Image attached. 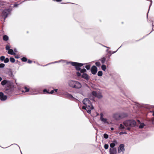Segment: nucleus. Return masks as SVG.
Masks as SVG:
<instances>
[{
	"label": "nucleus",
	"instance_id": "a19ab883",
	"mask_svg": "<svg viewBox=\"0 0 154 154\" xmlns=\"http://www.w3.org/2000/svg\"><path fill=\"white\" fill-rule=\"evenodd\" d=\"M5 66V65L4 63H1L0 64V68H3Z\"/></svg>",
	"mask_w": 154,
	"mask_h": 154
},
{
	"label": "nucleus",
	"instance_id": "9b49d317",
	"mask_svg": "<svg viewBox=\"0 0 154 154\" xmlns=\"http://www.w3.org/2000/svg\"><path fill=\"white\" fill-rule=\"evenodd\" d=\"M117 149L116 148H113L109 149V154H116Z\"/></svg>",
	"mask_w": 154,
	"mask_h": 154
},
{
	"label": "nucleus",
	"instance_id": "4468645a",
	"mask_svg": "<svg viewBox=\"0 0 154 154\" xmlns=\"http://www.w3.org/2000/svg\"><path fill=\"white\" fill-rule=\"evenodd\" d=\"M82 109H85L89 113H91V109H89V107H87L86 106H83L82 107Z\"/></svg>",
	"mask_w": 154,
	"mask_h": 154
},
{
	"label": "nucleus",
	"instance_id": "f3484780",
	"mask_svg": "<svg viewBox=\"0 0 154 154\" xmlns=\"http://www.w3.org/2000/svg\"><path fill=\"white\" fill-rule=\"evenodd\" d=\"M8 53L9 54L11 55H15L16 54L14 52L13 50L12 49L9 50L8 52Z\"/></svg>",
	"mask_w": 154,
	"mask_h": 154
},
{
	"label": "nucleus",
	"instance_id": "423d86ee",
	"mask_svg": "<svg viewBox=\"0 0 154 154\" xmlns=\"http://www.w3.org/2000/svg\"><path fill=\"white\" fill-rule=\"evenodd\" d=\"M137 104L136 105V107H137L138 108H139V107H143L144 108H146L147 109H149L150 108H152V106H150L149 105H148L147 104H139L138 103H137Z\"/></svg>",
	"mask_w": 154,
	"mask_h": 154
},
{
	"label": "nucleus",
	"instance_id": "58836bf2",
	"mask_svg": "<svg viewBox=\"0 0 154 154\" xmlns=\"http://www.w3.org/2000/svg\"><path fill=\"white\" fill-rule=\"evenodd\" d=\"M95 64L97 66H98L99 67L100 66V63L99 62H96L95 63Z\"/></svg>",
	"mask_w": 154,
	"mask_h": 154
},
{
	"label": "nucleus",
	"instance_id": "c85d7f7f",
	"mask_svg": "<svg viewBox=\"0 0 154 154\" xmlns=\"http://www.w3.org/2000/svg\"><path fill=\"white\" fill-rule=\"evenodd\" d=\"M10 61L12 63H14L15 62V59L13 57H11L10 58Z\"/></svg>",
	"mask_w": 154,
	"mask_h": 154
},
{
	"label": "nucleus",
	"instance_id": "603ef678",
	"mask_svg": "<svg viewBox=\"0 0 154 154\" xmlns=\"http://www.w3.org/2000/svg\"><path fill=\"white\" fill-rule=\"evenodd\" d=\"M54 91H55V92L56 93L58 90V89H54Z\"/></svg>",
	"mask_w": 154,
	"mask_h": 154
},
{
	"label": "nucleus",
	"instance_id": "e433bc0d",
	"mask_svg": "<svg viewBox=\"0 0 154 154\" xmlns=\"http://www.w3.org/2000/svg\"><path fill=\"white\" fill-rule=\"evenodd\" d=\"M9 61V59L8 58H6L5 59L4 62L5 63H7Z\"/></svg>",
	"mask_w": 154,
	"mask_h": 154
},
{
	"label": "nucleus",
	"instance_id": "20e7f679",
	"mask_svg": "<svg viewBox=\"0 0 154 154\" xmlns=\"http://www.w3.org/2000/svg\"><path fill=\"white\" fill-rule=\"evenodd\" d=\"M83 103L87 107H89L90 109H93L94 107L92 105L91 103L88 98H85L83 101Z\"/></svg>",
	"mask_w": 154,
	"mask_h": 154
},
{
	"label": "nucleus",
	"instance_id": "a211bd4d",
	"mask_svg": "<svg viewBox=\"0 0 154 154\" xmlns=\"http://www.w3.org/2000/svg\"><path fill=\"white\" fill-rule=\"evenodd\" d=\"M3 38L4 41H7L8 40L9 38L7 35H5L3 36Z\"/></svg>",
	"mask_w": 154,
	"mask_h": 154
},
{
	"label": "nucleus",
	"instance_id": "c756f323",
	"mask_svg": "<svg viewBox=\"0 0 154 154\" xmlns=\"http://www.w3.org/2000/svg\"><path fill=\"white\" fill-rule=\"evenodd\" d=\"M86 72V70L85 69H83L80 70V72L81 73H84V72Z\"/></svg>",
	"mask_w": 154,
	"mask_h": 154
},
{
	"label": "nucleus",
	"instance_id": "1a4fd4ad",
	"mask_svg": "<svg viewBox=\"0 0 154 154\" xmlns=\"http://www.w3.org/2000/svg\"><path fill=\"white\" fill-rule=\"evenodd\" d=\"M91 71L92 74H95L97 72V67L95 66H93L91 68Z\"/></svg>",
	"mask_w": 154,
	"mask_h": 154
},
{
	"label": "nucleus",
	"instance_id": "6e6552de",
	"mask_svg": "<svg viewBox=\"0 0 154 154\" xmlns=\"http://www.w3.org/2000/svg\"><path fill=\"white\" fill-rule=\"evenodd\" d=\"M13 90L12 88H9L6 89L5 91V93L8 95H11L13 93Z\"/></svg>",
	"mask_w": 154,
	"mask_h": 154
},
{
	"label": "nucleus",
	"instance_id": "f257e3e1",
	"mask_svg": "<svg viewBox=\"0 0 154 154\" xmlns=\"http://www.w3.org/2000/svg\"><path fill=\"white\" fill-rule=\"evenodd\" d=\"M68 84L70 87L73 88L79 89L82 87L81 84L76 81L70 80L68 82Z\"/></svg>",
	"mask_w": 154,
	"mask_h": 154
},
{
	"label": "nucleus",
	"instance_id": "473e14b6",
	"mask_svg": "<svg viewBox=\"0 0 154 154\" xmlns=\"http://www.w3.org/2000/svg\"><path fill=\"white\" fill-rule=\"evenodd\" d=\"M103 137L105 139H107L109 136L107 134L105 133L103 134Z\"/></svg>",
	"mask_w": 154,
	"mask_h": 154
},
{
	"label": "nucleus",
	"instance_id": "f8f14e48",
	"mask_svg": "<svg viewBox=\"0 0 154 154\" xmlns=\"http://www.w3.org/2000/svg\"><path fill=\"white\" fill-rule=\"evenodd\" d=\"M0 99L2 100H6L7 97L6 95H4L3 93L2 92H0Z\"/></svg>",
	"mask_w": 154,
	"mask_h": 154
},
{
	"label": "nucleus",
	"instance_id": "cd10ccee",
	"mask_svg": "<svg viewBox=\"0 0 154 154\" xmlns=\"http://www.w3.org/2000/svg\"><path fill=\"white\" fill-rule=\"evenodd\" d=\"M102 74H103V73H102V71H99L97 73V75L98 76H102Z\"/></svg>",
	"mask_w": 154,
	"mask_h": 154
},
{
	"label": "nucleus",
	"instance_id": "37998d69",
	"mask_svg": "<svg viewBox=\"0 0 154 154\" xmlns=\"http://www.w3.org/2000/svg\"><path fill=\"white\" fill-rule=\"evenodd\" d=\"M121 114L118 112H116L114 116H120Z\"/></svg>",
	"mask_w": 154,
	"mask_h": 154
},
{
	"label": "nucleus",
	"instance_id": "7c9ffc66",
	"mask_svg": "<svg viewBox=\"0 0 154 154\" xmlns=\"http://www.w3.org/2000/svg\"><path fill=\"white\" fill-rule=\"evenodd\" d=\"M24 89L25 90H26V91H22V92H27L29 91V88H28L26 87H24Z\"/></svg>",
	"mask_w": 154,
	"mask_h": 154
},
{
	"label": "nucleus",
	"instance_id": "79ce46f5",
	"mask_svg": "<svg viewBox=\"0 0 154 154\" xmlns=\"http://www.w3.org/2000/svg\"><path fill=\"white\" fill-rule=\"evenodd\" d=\"M76 75L78 76H80L81 75V74L79 72H76Z\"/></svg>",
	"mask_w": 154,
	"mask_h": 154
},
{
	"label": "nucleus",
	"instance_id": "393cba45",
	"mask_svg": "<svg viewBox=\"0 0 154 154\" xmlns=\"http://www.w3.org/2000/svg\"><path fill=\"white\" fill-rule=\"evenodd\" d=\"M145 126V125L144 123H141L139 126V128L142 129Z\"/></svg>",
	"mask_w": 154,
	"mask_h": 154
},
{
	"label": "nucleus",
	"instance_id": "a878e982",
	"mask_svg": "<svg viewBox=\"0 0 154 154\" xmlns=\"http://www.w3.org/2000/svg\"><path fill=\"white\" fill-rule=\"evenodd\" d=\"M101 67L103 71H105L106 70V65H103L101 66Z\"/></svg>",
	"mask_w": 154,
	"mask_h": 154
},
{
	"label": "nucleus",
	"instance_id": "6e6d98bb",
	"mask_svg": "<svg viewBox=\"0 0 154 154\" xmlns=\"http://www.w3.org/2000/svg\"><path fill=\"white\" fill-rule=\"evenodd\" d=\"M137 121L138 122H139V123H140V120H137Z\"/></svg>",
	"mask_w": 154,
	"mask_h": 154
},
{
	"label": "nucleus",
	"instance_id": "9d476101",
	"mask_svg": "<svg viewBox=\"0 0 154 154\" xmlns=\"http://www.w3.org/2000/svg\"><path fill=\"white\" fill-rule=\"evenodd\" d=\"M9 13V12L7 10H5L3 11L2 15V16L4 17V20H5V19L8 17Z\"/></svg>",
	"mask_w": 154,
	"mask_h": 154
},
{
	"label": "nucleus",
	"instance_id": "ddd939ff",
	"mask_svg": "<svg viewBox=\"0 0 154 154\" xmlns=\"http://www.w3.org/2000/svg\"><path fill=\"white\" fill-rule=\"evenodd\" d=\"M100 120L104 124H109L107 119L106 118H103V116H100Z\"/></svg>",
	"mask_w": 154,
	"mask_h": 154
},
{
	"label": "nucleus",
	"instance_id": "39448f33",
	"mask_svg": "<svg viewBox=\"0 0 154 154\" xmlns=\"http://www.w3.org/2000/svg\"><path fill=\"white\" fill-rule=\"evenodd\" d=\"M71 63L72 66H75L76 69L78 71H79L81 69L80 67L82 66L84 64H83L75 62H71Z\"/></svg>",
	"mask_w": 154,
	"mask_h": 154
},
{
	"label": "nucleus",
	"instance_id": "bb28decb",
	"mask_svg": "<svg viewBox=\"0 0 154 154\" xmlns=\"http://www.w3.org/2000/svg\"><path fill=\"white\" fill-rule=\"evenodd\" d=\"M115 146V144L114 143H111L110 144V146L112 148H114V147Z\"/></svg>",
	"mask_w": 154,
	"mask_h": 154
},
{
	"label": "nucleus",
	"instance_id": "6ab92c4d",
	"mask_svg": "<svg viewBox=\"0 0 154 154\" xmlns=\"http://www.w3.org/2000/svg\"><path fill=\"white\" fill-rule=\"evenodd\" d=\"M8 82V81L6 80H4L1 82V84L2 85H5Z\"/></svg>",
	"mask_w": 154,
	"mask_h": 154
},
{
	"label": "nucleus",
	"instance_id": "bf43d9fd",
	"mask_svg": "<svg viewBox=\"0 0 154 154\" xmlns=\"http://www.w3.org/2000/svg\"><path fill=\"white\" fill-rule=\"evenodd\" d=\"M70 3L68 2V3Z\"/></svg>",
	"mask_w": 154,
	"mask_h": 154
},
{
	"label": "nucleus",
	"instance_id": "412c9836",
	"mask_svg": "<svg viewBox=\"0 0 154 154\" xmlns=\"http://www.w3.org/2000/svg\"><path fill=\"white\" fill-rule=\"evenodd\" d=\"M119 129L120 130H122L125 128V127L122 124H121L119 126Z\"/></svg>",
	"mask_w": 154,
	"mask_h": 154
},
{
	"label": "nucleus",
	"instance_id": "4d7b16f0",
	"mask_svg": "<svg viewBox=\"0 0 154 154\" xmlns=\"http://www.w3.org/2000/svg\"><path fill=\"white\" fill-rule=\"evenodd\" d=\"M114 143H116V142H117L116 141V140H115L114 141Z\"/></svg>",
	"mask_w": 154,
	"mask_h": 154
},
{
	"label": "nucleus",
	"instance_id": "c03bdc74",
	"mask_svg": "<svg viewBox=\"0 0 154 154\" xmlns=\"http://www.w3.org/2000/svg\"><path fill=\"white\" fill-rule=\"evenodd\" d=\"M32 61L29 60H28V63H32Z\"/></svg>",
	"mask_w": 154,
	"mask_h": 154
},
{
	"label": "nucleus",
	"instance_id": "5701e85b",
	"mask_svg": "<svg viewBox=\"0 0 154 154\" xmlns=\"http://www.w3.org/2000/svg\"><path fill=\"white\" fill-rule=\"evenodd\" d=\"M67 96L69 99L72 100H73L74 99V98L71 94H67Z\"/></svg>",
	"mask_w": 154,
	"mask_h": 154
},
{
	"label": "nucleus",
	"instance_id": "4be33fe9",
	"mask_svg": "<svg viewBox=\"0 0 154 154\" xmlns=\"http://www.w3.org/2000/svg\"><path fill=\"white\" fill-rule=\"evenodd\" d=\"M106 57H103L101 59V61L102 63L103 64L106 61Z\"/></svg>",
	"mask_w": 154,
	"mask_h": 154
},
{
	"label": "nucleus",
	"instance_id": "0eeeda50",
	"mask_svg": "<svg viewBox=\"0 0 154 154\" xmlns=\"http://www.w3.org/2000/svg\"><path fill=\"white\" fill-rule=\"evenodd\" d=\"M125 145L124 144H121L118 148V152L120 153L122 152H123L125 150Z\"/></svg>",
	"mask_w": 154,
	"mask_h": 154
},
{
	"label": "nucleus",
	"instance_id": "f704fd0d",
	"mask_svg": "<svg viewBox=\"0 0 154 154\" xmlns=\"http://www.w3.org/2000/svg\"><path fill=\"white\" fill-rule=\"evenodd\" d=\"M5 56H2L0 57V60L2 61H3L4 60H5Z\"/></svg>",
	"mask_w": 154,
	"mask_h": 154
},
{
	"label": "nucleus",
	"instance_id": "864d4df0",
	"mask_svg": "<svg viewBox=\"0 0 154 154\" xmlns=\"http://www.w3.org/2000/svg\"><path fill=\"white\" fill-rule=\"evenodd\" d=\"M14 51L15 52H17V50L16 49H14Z\"/></svg>",
	"mask_w": 154,
	"mask_h": 154
},
{
	"label": "nucleus",
	"instance_id": "09e8293b",
	"mask_svg": "<svg viewBox=\"0 0 154 154\" xmlns=\"http://www.w3.org/2000/svg\"><path fill=\"white\" fill-rule=\"evenodd\" d=\"M110 129L111 131H113L114 130V128L112 127L110 128Z\"/></svg>",
	"mask_w": 154,
	"mask_h": 154
},
{
	"label": "nucleus",
	"instance_id": "aec40b11",
	"mask_svg": "<svg viewBox=\"0 0 154 154\" xmlns=\"http://www.w3.org/2000/svg\"><path fill=\"white\" fill-rule=\"evenodd\" d=\"M43 92H46V93L47 94H52L54 93V90H52L50 92H49L46 89H45L43 90Z\"/></svg>",
	"mask_w": 154,
	"mask_h": 154
},
{
	"label": "nucleus",
	"instance_id": "dca6fc26",
	"mask_svg": "<svg viewBox=\"0 0 154 154\" xmlns=\"http://www.w3.org/2000/svg\"><path fill=\"white\" fill-rule=\"evenodd\" d=\"M82 77L86 80H88L89 78L88 75L86 73H83L82 75Z\"/></svg>",
	"mask_w": 154,
	"mask_h": 154
},
{
	"label": "nucleus",
	"instance_id": "7ed1b4c3",
	"mask_svg": "<svg viewBox=\"0 0 154 154\" xmlns=\"http://www.w3.org/2000/svg\"><path fill=\"white\" fill-rule=\"evenodd\" d=\"M123 123L126 127H134L136 124V122L133 120H127L124 122Z\"/></svg>",
	"mask_w": 154,
	"mask_h": 154
},
{
	"label": "nucleus",
	"instance_id": "c9c22d12",
	"mask_svg": "<svg viewBox=\"0 0 154 154\" xmlns=\"http://www.w3.org/2000/svg\"><path fill=\"white\" fill-rule=\"evenodd\" d=\"M10 47L8 45H7L6 46V49L7 50L9 51L10 49Z\"/></svg>",
	"mask_w": 154,
	"mask_h": 154
},
{
	"label": "nucleus",
	"instance_id": "2f4dec72",
	"mask_svg": "<svg viewBox=\"0 0 154 154\" xmlns=\"http://www.w3.org/2000/svg\"><path fill=\"white\" fill-rule=\"evenodd\" d=\"M21 60L23 62H26L27 60V59L25 57H23L21 58Z\"/></svg>",
	"mask_w": 154,
	"mask_h": 154
},
{
	"label": "nucleus",
	"instance_id": "b1692460",
	"mask_svg": "<svg viewBox=\"0 0 154 154\" xmlns=\"http://www.w3.org/2000/svg\"><path fill=\"white\" fill-rule=\"evenodd\" d=\"M107 114V112L106 111H103L101 112L100 116H104Z\"/></svg>",
	"mask_w": 154,
	"mask_h": 154
},
{
	"label": "nucleus",
	"instance_id": "a18cd8bd",
	"mask_svg": "<svg viewBox=\"0 0 154 154\" xmlns=\"http://www.w3.org/2000/svg\"><path fill=\"white\" fill-rule=\"evenodd\" d=\"M18 5V4H15L14 5V7H17V6Z\"/></svg>",
	"mask_w": 154,
	"mask_h": 154
},
{
	"label": "nucleus",
	"instance_id": "5fc2aeb1",
	"mask_svg": "<svg viewBox=\"0 0 154 154\" xmlns=\"http://www.w3.org/2000/svg\"><path fill=\"white\" fill-rule=\"evenodd\" d=\"M2 80V78L1 77H0V82H1Z\"/></svg>",
	"mask_w": 154,
	"mask_h": 154
},
{
	"label": "nucleus",
	"instance_id": "4c0bfd02",
	"mask_svg": "<svg viewBox=\"0 0 154 154\" xmlns=\"http://www.w3.org/2000/svg\"><path fill=\"white\" fill-rule=\"evenodd\" d=\"M90 66L89 65H87L85 66V67L87 70H89L90 68Z\"/></svg>",
	"mask_w": 154,
	"mask_h": 154
},
{
	"label": "nucleus",
	"instance_id": "3c124183",
	"mask_svg": "<svg viewBox=\"0 0 154 154\" xmlns=\"http://www.w3.org/2000/svg\"><path fill=\"white\" fill-rule=\"evenodd\" d=\"M61 1L62 0H56V1L57 2H61Z\"/></svg>",
	"mask_w": 154,
	"mask_h": 154
},
{
	"label": "nucleus",
	"instance_id": "2eb2a0df",
	"mask_svg": "<svg viewBox=\"0 0 154 154\" xmlns=\"http://www.w3.org/2000/svg\"><path fill=\"white\" fill-rule=\"evenodd\" d=\"M123 116L125 117L126 116H113V118L117 121H118L123 118L124 117H122Z\"/></svg>",
	"mask_w": 154,
	"mask_h": 154
},
{
	"label": "nucleus",
	"instance_id": "ea45409f",
	"mask_svg": "<svg viewBox=\"0 0 154 154\" xmlns=\"http://www.w3.org/2000/svg\"><path fill=\"white\" fill-rule=\"evenodd\" d=\"M127 134V133L126 131H125L124 132H120L119 133V134L120 135H122L123 134Z\"/></svg>",
	"mask_w": 154,
	"mask_h": 154
},
{
	"label": "nucleus",
	"instance_id": "8fccbe9b",
	"mask_svg": "<svg viewBox=\"0 0 154 154\" xmlns=\"http://www.w3.org/2000/svg\"><path fill=\"white\" fill-rule=\"evenodd\" d=\"M151 2V4L150 5V6H149V8H150V7L151 6V5H152V1L151 0L150 1Z\"/></svg>",
	"mask_w": 154,
	"mask_h": 154
},
{
	"label": "nucleus",
	"instance_id": "49530a36",
	"mask_svg": "<svg viewBox=\"0 0 154 154\" xmlns=\"http://www.w3.org/2000/svg\"><path fill=\"white\" fill-rule=\"evenodd\" d=\"M152 112L153 113H152V116H154V111H150V112Z\"/></svg>",
	"mask_w": 154,
	"mask_h": 154
},
{
	"label": "nucleus",
	"instance_id": "f03ea898",
	"mask_svg": "<svg viewBox=\"0 0 154 154\" xmlns=\"http://www.w3.org/2000/svg\"><path fill=\"white\" fill-rule=\"evenodd\" d=\"M89 97L90 99L93 100H94V97H97L99 99H100L103 97L101 94L100 92L95 91H93L89 95Z\"/></svg>",
	"mask_w": 154,
	"mask_h": 154
},
{
	"label": "nucleus",
	"instance_id": "13d9d810",
	"mask_svg": "<svg viewBox=\"0 0 154 154\" xmlns=\"http://www.w3.org/2000/svg\"><path fill=\"white\" fill-rule=\"evenodd\" d=\"M15 58H18V57H15Z\"/></svg>",
	"mask_w": 154,
	"mask_h": 154
},
{
	"label": "nucleus",
	"instance_id": "72a5a7b5",
	"mask_svg": "<svg viewBox=\"0 0 154 154\" xmlns=\"http://www.w3.org/2000/svg\"><path fill=\"white\" fill-rule=\"evenodd\" d=\"M109 146V145L108 144H105L104 145V148L106 149H107Z\"/></svg>",
	"mask_w": 154,
	"mask_h": 154
},
{
	"label": "nucleus",
	"instance_id": "de8ad7c7",
	"mask_svg": "<svg viewBox=\"0 0 154 154\" xmlns=\"http://www.w3.org/2000/svg\"><path fill=\"white\" fill-rule=\"evenodd\" d=\"M127 129L128 131H130L131 130V128L130 127H128L127 128Z\"/></svg>",
	"mask_w": 154,
	"mask_h": 154
}]
</instances>
